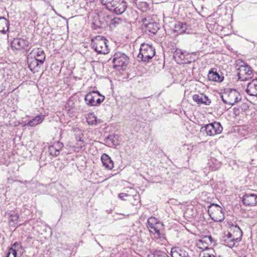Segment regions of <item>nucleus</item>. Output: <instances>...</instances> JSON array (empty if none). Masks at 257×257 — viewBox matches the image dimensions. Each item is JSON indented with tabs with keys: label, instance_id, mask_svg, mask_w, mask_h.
Returning a JSON list of instances; mask_svg holds the SVG:
<instances>
[{
	"label": "nucleus",
	"instance_id": "obj_1",
	"mask_svg": "<svg viewBox=\"0 0 257 257\" xmlns=\"http://www.w3.org/2000/svg\"><path fill=\"white\" fill-rule=\"evenodd\" d=\"M242 232L237 225L232 226L230 231L225 232L221 239L222 243L230 248L236 245L241 240Z\"/></svg>",
	"mask_w": 257,
	"mask_h": 257
},
{
	"label": "nucleus",
	"instance_id": "obj_2",
	"mask_svg": "<svg viewBox=\"0 0 257 257\" xmlns=\"http://www.w3.org/2000/svg\"><path fill=\"white\" fill-rule=\"evenodd\" d=\"M107 40L101 36H97L92 39L91 47L99 54H107L108 49L106 44Z\"/></svg>",
	"mask_w": 257,
	"mask_h": 257
},
{
	"label": "nucleus",
	"instance_id": "obj_3",
	"mask_svg": "<svg viewBox=\"0 0 257 257\" xmlns=\"http://www.w3.org/2000/svg\"><path fill=\"white\" fill-rule=\"evenodd\" d=\"M223 102L225 104L233 105L241 99L239 93L235 89L225 91L221 96Z\"/></svg>",
	"mask_w": 257,
	"mask_h": 257
},
{
	"label": "nucleus",
	"instance_id": "obj_4",
	"mask_svg": "<svg viewBox=\"0 0 257 257\" xmlns=\"http://www.w3.org/2000/svg\"><path fill=\"white\" fill-rule=\"evenodd\" d=\"M155 54V49L152 46L144 43L141 45L138 58L142 61L147 62L154 57Z\"/></svg>",
	"mask_w": 257,
	"mask_h": 257
},
{
	"label": "nucleus",
	"instance_id": "obj_5",
	"mask_svg": "<svg viewBox=\"0 0 257 257\" xmlns=\"http://www.w3.org/2000/svg\"><path fill=\"white\" fill-rule=\"evenodd\" d=\"M104 100V96L96 91H93L87 93L84 98L86 103L89 106L99 105Z\"/></svg>",
	"mask_w": 257,
	"mask_h": 257
},
{
	"label": "nucleus",
	"instance_id": "obj_6",
	"mask_svg": "<svg viewBox=\"0 0 257 257\" xmlns=\"http://www.w3.org/2000/svg\"><path fill=\"white\" fill-rule=\"evenodd\" d=\"M128 57L124 53L120 52H116L113 57V66L118 70H123L128 64Z\"/></svg>",
	"mask_w": 257,
	"mask_h": 257
},
{
	"label": "nucleus",
	"instance_id": "obj_7",
	"mask_svg": "<svg viewBox=\"0 0 257 257\" xmlns=\"http://www.w3.org/2000/svg\"><path fill=\"white\" fill-rule=\"evenodd\" d=\"M208 213L212 220L216 222H220L224 218L222 209L219 205L211 204L208 207Z\"/></svg>",
	"mask_w": 257,
	"mask_h": 257
},
{
	"label": "nucleus",
	"instance_id": "obj_8",
	"mask_svg": "<svg viewBox=\"0 0 257 257\" xmlns=\"http://www.w3.org/2000/svg\"><path fill=\"white\" fill-rule=\"evenodd\" d=\"M222 130L221 124L218 122L214 121L202 126L200 131L201 132H205L207 136H213L220 134Z\"/></svg>",
	"mask_w": 257,
	"mask_h": 257
},
{
	"label": "nucleus",
	"instance_id": "obj_9",
	"mask_svg": "<svg viewBox=\"0 0 257 257\" xmlns=\"http://www.w3.org/2000/svg\"><path fill=\"white\" fill-rule=\"evenodd\" d=\"M163 224L158 220L157 218L153 217H149L147 221V227L151 232L156 233L157 237H161L160 227Z\"/></svg>",
	"mask_w": 257,
	"mask_h": 257
},
{
	"label": "nucleus",
	"instance_id": "obj_10",
	"mask_svg": "<svg viewBox=\"0 0 257 257\" xmlns=\"http://www.w3.org/2000/svg\"><path fill=\"white\" fill-rule=\"evenodd\" d=\"M237 71L238 79L241 81L247 80L252 77V71L248 65L239 66Z\"/></svg>",
	"mask_w": 257,
	"mask_h": 257
},
{
	"label": "nucleus",
	"instance_id": "obj_11",
	"mask_svg": "<svg viewBox=\"0 0 257 257\" xmlns=\"http://www.w3.org/2000/svg\"><path fill=\"white\" fill-rule=\"evenodd\" d=\"M29 42L28 40L24 38H14L11 42V46L13 50L21 51L28 47Z\"/></svg>",
	"mask_w": 257,
	"mask_h": 257
},
{
	"label": "nucleus",
	"instance_id": "obj_12",
	"mask_svg": "<svg viewBox=\"0 0 257 257\" xmlns=\"http://www.w3.org/2000/svg\"><path fill=\"white\" fill-rule=\"evenodd\" d=\"M27 62L29 68L33 73L38 71L40 65L44 63L43 60L32 57H28Z\"/></svg>",
	"mask_w": 257,
	"mask_h": 257
},
{
	"label": "nucleus",
	"instance_id": "obj_13",
	"mask_svg": "<svg viewBox=\"0 0 257 257\" xmlns=\"http://www.w3.org/2000/svg\"><path fill=\"white\" fill-rule=\"evenodd\" d=\"M172 257H190L188 249L183 247L174 246L171 250Z\"/></svg>",
	"mask_w": 257,
	"mask_h": 257
},
{
	"label": "nucleus",
	"instance_id": "obj_14",
	"mask_svg": "<svg viewBox=\"0 0 257 257\" xmlns=\"http://www.w3.org/2000/svg\"><path fill=\"white\" fill-rule=\"evenodd\" d=\"M127 7L126 2L124 0H117L110 11L120 15L125 12Z\"/></svg>",
	"mask_w": 257,
	"mask_h": 257
},
{
	"label": "nucleus",
	"instance_id": "obj_15",
	"mask_svg": "<svg viewBox=\"0 0 257 257\" xmlns=\"http://www.w3.org/2000/svg\"><path fill=\"white\" fill-rule=\"evenodd\" d=\"M242 202L246 206L257 205V195L246 193L242 197Z\"/></svg>",
	"mask_w": 257,
	"mask_h": 257
},
{
	"label": "nucleus",
	"instance_id": "obj_16",
	"mask_svg": "<svg viewBox=\"0 0 257 257\" xmlns=\"http://www.w3.org/2000/svg\"><path fill=\"white\" fill-rule=\"evenodd\" d=\"M189 56V54L186 51H183L181 49H177L174 53V57L175 59L179 63H187L189 62L186 59V56Z\"/></svg>",
	"mask_w": 257,
	"mask_h": 257
},
{
	"label": "nucleus",
	"instance_id": "obj_17",
	"mask_svg": "<svg viewBox=\"0 0 257 257\" xmlns=\"http://www.w3.org/2000/svg\"><path fill=\"white\" fill-rule=\"evenodd\" d=\"M208 78L210 81L221 82L223 80L224 76L222 73L219 74L216 71H214V69H211L208 74Z\"/></svg>",
	"mask_w": 257,
	"mask_h": 257
},
{
	"label": "nucleus",
	"instance_id": "obj_18",
	"mask_svg": "<svg viewBox=\"0 0 257 257\" xmlns=\"http://www.w3.org/2000/svg\"><path fill=\"white\" fill-rule=\"evenodd\" d=\"M193 100L198 104H205L209 105L211 103V100L206 95L203 93L200 94H195L193 96Z\"/></svg>",
	"mask_w": 257,
	"mask_h": 257
},
{
	"label": "nucleus",
	"instance_id": "obj_19",
	"mask_svg": "<svg viewBox=\"0 0 257 257\" xmlns=\"http://www.w3.org/2000/svg\"><path fill=\"white\" fill-rule=\"evenodd\" d=\"M246 92L249 95L257 96V79H253L248 83Z\"/></svg>",
	"mask_w": 257,
	"mask_h": 257
},
{
	"label": "nucleus",
	"instance_id": "obj_20",
	"mask_svg": "<svg viewBox=\"0 0 257 257\" xmlns=\"http://www.w3.org/2000/svg\"><path fill=\"white\" fill-rule=\"evenodd\" d=\"M174 32L177 34H189L190 33V29H188V26L186 23L178 22L175 25Z\"/></svg>",
	"mask_w": 257,
	"mask_h": 257
},
{
	"label": "nucleus",
	"instance_id": "obj_21",
	"mask_svg": "<svg viewBox=\"0 0 257 257\" xmlns=\"http://www.w3.org/2000/svg\"><path fill=\"white\" fill-rule=\"evenodd\" d=\"M101 160L103 166L106 169L111 170L113 168V162L107 154H103L101 157Z\"/></svg>",
	"mask_w": 257,
	"mask_h": 257
},
{
	"label": "nucleus",
	"instance_id": "obj_22",
	"mask_svg": "<svg viewBox=\"0 0 257 257\" xmlns=\"http://www.w3.org/2000/svg\"><path fill=\"white\" fill-rule=\"evenodd\" d=\"M45 115L42 114L37 115L36 117L28 121L24 126H35L43 122Z\"/></svg>",
	"mask_w": 257,
	"mask_h": 257
},
{
	"label": "nucleus",
	"instance_id": "obj_23",
	"mask_svg": "<svg viewBox=\"0 0 257 257\" xmlns=\"http://www.w3.org/2000/svg\"><path fill=\"white\" fill-rule=\"evenodd\" d=\"M9 21L4 17H0V32L6 34L9 29Z\"/></svg>",
	"mask_w": 257,
	"mask_h": 257
},
{
	"label": "nucleus",
	"instance_id": "obj_24",
	"mask_svg": "<svg viewBox=\"0 0 257 257\" xmlns=\"http://www.w3.org/2000/svg\"><path fill=\"white\" fill-rule=\"evenodd\" d=\"M145 26H146L147 30L154 35L156 34L160 29L159 24L156 22L145 24Z\"/></svg>",
	"mask_w": 257,
	"mask_h": 257
},
{
	"label": "nucleus",
	"instance_id": "obj_25",
	"mask_svg": "<svg viewBox=\"0 0 257 257\" xmlns=\"http://www.w3.org/2000/svg\"><path fill=\"white\" fill-rule=\"evenodd\" d=\"M9 223L11 225L13 226L14 227H15L16 225H17L18 221H19V215L18 213H15L14 212H11L9 214Z\"/></svg>",
	"mask_w": 257,
	"mask_h": 257
},
{
	"label": "nucleus",
	"instance_id": "obj_26",
	"mask_svg": "<svg viewBox=\"0 0 257 257\" xmlns=\"http://www.w3.org/2000/svg\"><path fill=\"white\" fill-rule=\"evenodd\" d=\"M86 120L89 125H96L97 123L101 122V120L97 119V117L93 113L88 114Z\"/></svg>",
	"mask_w": 257,
	"mask_h": 257
},
{
	"label": "nucleus",
	"instance_id": "obj_27",
	"mask_svg": "<svg viewBox=\"0 0 257 257\" xmlns=\"http://www.w3.org/2000/svg\"><path fill=\"white\" fill-rule=\"evenodd\" d=\"M208 164L210 170L212 171H215L219 169L221 166L220 162L214 159L209 160Z\"/></svg>",
	"mask_w": 257,
	"mask_h": 257
},
{
	"label": "nucleus",
	"instance_id": "obj_28",
	"mask_svg": "<svg viewBox=\"0 0 257 257\" xmlns=\"http://www.w3.org/2000/svg\"><path fill=\"white\" fill-rule=\"evenodd\" d=\"M117 1V0H100V2L102 5L105 6L107 9L110 11Z\"/></svg>",
	"mask_w": 257,
	"mask_h": 257
},
{
	"label": "nucleus",
	"instance_id": "obj_29",
	"mask_svg": "<svg viewBox=\"0 0 257 257\" xmlns=\"http://www.w3.org/2000/svg\"><path fill=\"white\" fill-rule=\"evenodd\" d=\"M122 20L119 17H114L113 18H110L109 25L110 27L112 28L119 25L122 23Z\"/></svg>",
	"mask_w": 257,
	"mask_h": 257
},
{
	"label": "nucleus",
	"instance_id": "obj_30",
	"mask_svg": "<svg viewBox=\"0 0 257 257\" xmlns=\"http://www.w3.org/2000/svg\"><path fill=\"white\" fill-rule=\"evenodd\" d=\"M32 53H34L35 56V57H37L38 59H42L43 60V63L45 60V54L44 51L41 48H38L36 50H34L32 51Z\"/></svg>",
	"mask_w": 257,
	"mask_h": 257
},
{
	"label": "nucleus",
	"instance_id": "obj_31",
	"mask_svg": "<svg viewBox=\"0 0 257 257\" xmlns=\"http://www.w3.org/2000/svg\"><path fill=\"white\" fill-rule=\"evenodd\" d=\"M117 139V135H109L106 139L108 143H111L112 146H116L119 144Z\"/></svg>",
	"mask_w": 257,
	"mask_h": 257
},
{
	"label": "nucleus",
	"instance_id": "obj_32",
	"mask_svg": "<svg viewBox=\"0 0 257 257\" xmlns=\"http://www.w3.org/2000/svg\"><path fill=\"white\" fill-rule=\"evenodd\" d=\"M93 25H94V28H100L105 27L106 24L103 21H101L98 17L94 19L93 20Z\"/></svg>",
	"mask_w": 257,
	"mask_h": 257
},
{
	"label": "nucleus",
	"instance_id": "obj_33",
	"mask_svg": "<svg viewBox=\"0 0 257 257\" xmlns=\"http://www.w3.org/2000/svg\"><path fill=\"white\" fill-rule=\"evenodd\" d=\"M16 243L14 244L13 246L10 248L6 257H17V251L15 248H14V247L16 246Z\"/></svg>",
	"mask_w": 257,
	"mask_h": 257
},
{
	"label": "nucleus",
	"instance_id": "obj_34",
	"mask_svg": "<svg viewBox=\"0 0 257 257\" xmlns=\"http://www.w3.org/2000/svg\"><path fill=\"white\" fill-rule=\"evenodd\" d=\"M48 151L50 155L53 157H57L60 154L59 152H58L53 145L49 146Z\"/></svg>",
	"mask_w": 257,
	"mask_h": 257
},
{
	"label": "nucleus",
	"instance_id": "obj_35",
	"mask_svg": "<svg viewBox=\"0 0 257 257\" xmlns=\"http://www.w3.org/2000/svg\"><path fill=\"white\" fill-rule=\"evenodd\" d=\"M52 145L54 146V147L56 150H57V151L58 152H59V153L60 152V151L61 150V149H62V148L64 146L63 143H62L59 141L54 143Z\"/></svg>",
	"mask_w": 257,
	"mask_h": 257
},
{
	"label": "nucleus",
	"instance_id": "obj_36",
	"mask_svg": "<svg viewBox=\"0 0 257 257\" xmlns=\"http://www.w3.org/2000/svg\"><path fill=\"white\" fill-rule=\"evenodd\" d=\"M155 257H169V256L165 252L159 251L156 252Z\"/></svg>",
	"mask_w": 257,
	"mask_h": 257
},
{
	"label": "nucleus",
	"instance_id": "obj_37",
	"mask_svg": "<svg viewBox=\"0 0 257 257\" xmlns=\"http://www.w3.org/2000/svg\"><path fill=\"white\" fill-rule=\"evenodd\" d=\"M130 196V195L127 193H120L118 194V197L122 200H125V197Z\"/></svg>",
	"mask_w": 257,
	"mask_h": 257
},
{
	"label": "nucleus",
	"instance_id": "obj_38",
	"mask_svg": "<svg viewBox=\"0 0 257 257\" xmlns=\"http://www.w3.org/2000/svg\"><path fill=\"white\" fill-rule=\"evenodd\" d=\"M77 145L82 148L84 146V142L83 140L81 139V138H79V140L77 141Z\"/></svg>",
	"mask_w": 257,
	"mask_h": 257
},
{
	"label": "nucleus",
	"instance_id": "obj_39",
	"mask_svg": "<svg viewBox=\"0 0 257 257\" xmlns=\"http://www.w3.org/2000/svg\"><path fill=\"white\" fill-rule=\"evenodd\" d=\"M185 57H186L185 58H186V60L189 61V62L187 63V64H190L192 62L194 61V59L193 58H192L190 54H189V56H187Z\"/></svg>",
	"mask_w": 257,
	"mask_h": 257
},
{
	"label": "nucleus",
	"instance_id": "obj_40",
	"mask_svg": "<svg viewBox=\"0 0 257 257\" xmlns=\"http://www.w3.org/2000/svg\"><path fill=\"white\" fill-rule=\"evenodd\" d=\"M203 257H216L213 254H211L208 253H204Z\"/></svg>",
	"mask_w": 257,
	"mask_h": 257
},
{
	"label": "nucleus",
	"instance_id": "obj_41",
	"mask_svg": "<svg viewBox=\"0 0 257 257\" xmlns=\"http://www.w3.org/2000/svg\"><path fill=\"white\" fill-rule=\"evenodd\" d=\"M5 90V86L3 85H0V94Z\"/></svg>",
	"mask_w": 257,
	"mask_h": 257
},
{
	"label": "nucleus",
	"instance_id": "obj_42",
	"mask_svg": "<svg viewBox=\"0 0 257 257\" xmlns=\"http://www.w3.org/2000/svg\"><path fill=\"white\" fill-rule=\"evenodd\" d=\"M204 239H208V240H209L210 242H212V237L211 236H205L204 238Z\"/></svg>",
	"mask_w": 257,
	"mask_h": 257
},
{
	"label": "nucleus",
	"instance_id": "obj_43",
	"mask_svg": "<svg viewBox=\"0 0 257 257\" xmlns=\"http://www.w3.org/2000/svg\"><path fill=\"white\" fill-rule=\"evenodd\" d=\"M134 199H135V200H136V199H137V198H139V196H138V195H135V196H134Z\"/></svg>",
	"mask_w": 257,
	"mask_h": 257
},
{
	"label": "nucleus",
	"instance_id": "obj_44",
	"mask_svg": "<svg viewBox=\"0 0 257 257\" xmlns=\"http://www.w3.org/2000/svg\"><path fill=\"white\" fill-rule=\"evenodd\" d=\"M239 257H246V256H245V255H240V256H239Z\"/></svg>",
	"mask_w": 257,
	"mask_h": 257
}]
</instances>
